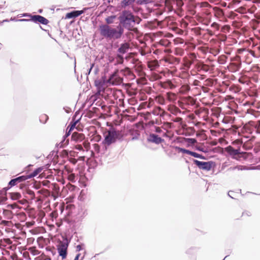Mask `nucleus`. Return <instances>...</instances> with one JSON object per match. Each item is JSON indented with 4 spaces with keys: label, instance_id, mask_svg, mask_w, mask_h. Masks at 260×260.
Returning <instances> with one entry per match:
<instances>
[{
    "label": "nucleus",
    "instance_id": "nucleus-18",
    "mask_svg": "<svg viewBox=\"0 0 260 260\" xmlns=\"http://www.w3.org/2000/svg\"><path fill=\"white\" fill-rule=\"evenodd\" d=\"M20 197V195L19 193H14V196H12V198L13 199H17L19 198Z\"/></svg>",
    "mask_w": 260,
    "mask_h": 260
},
{
    "label": "nucleus",
    "instance_id": "nucleus-3",
    "mask_svg": "<svg viewBox=\"0 0 260 260\" xmlns=\"http://www.w3.org/2000/svg\"><path fill=\"white\" fill-rule=\"evenodd\" d=\"M249 76L247 75H245V84L246 83L247 85L249 86V89L245 87V90H246V93L250 97L255 96L256 89L253 85L251 83V81L249 80Z\"/></svg>",
    "mask_w": 260,
    "mask_h": 260
},
{
    "label": "nucleus",
    "instance_id": "nucleus-2",
    "mask_svg": "<svg viewBox=\"0 0 260 260\" xmlns=\"http://www.w3.org/2000/svg\"><path fill=\"white\" fill-rule=\"evenodd\" d=\"M245 43V54L246 53H248L247 55H248L249 53L250 54L251 57H248L245 60V62H246L249 65L250 64L251 62L252 61V59L253 57H254V51L252 50H251L250 48H248L247 49H246L245 47L248 46H251L252 47H253L254 46V43L252 42L251 41H250L249 40H245L244 42Z\"/></svg>",
    "mask_w": 260,
    "mask_h": 260
},
{
    "label": "nucleus",
    "instance_id": "nucleus-20",
    "mask_svg": "<svg viewBox=\"0 0 260 260\" xmlns=\"http://www.w3.org/2000/svg\"><path fill=\"white\" fill-rule=\"evenodd\" d=\"M228 149H229V150H232L234 152V153L235 154L239 153L238 150H233V148L232 147H229L228 148Z\"/></svg>",
    "mask_w": 260,
    "mask_h": 260
},
{
    "label": "nucleus",
    "instance_id": "nucleus-25",
    "mask_svg": "<svg viewBox=\"0 0 260 260\" xmlns=\"http://www.w3.org/2000/svg\"><path fill=\"white\" fill-rule=\"evenodd\" d=\"M79 256H77L75 259V260H78Z\"/></svg>",
    "mask_w": 260,
    "mask_h": 260
},
{
    "label": "nucleus",
    "instance_id": "nucleus-26",
    "mask_svg": "<svg viewBox=\"0 0 260 260\" xmlns=\"http://www.w3.org/2000/svg\"><path fill=\"white\" fill-rule=\"evenodd\" d=\"M244 154H245V159L246 157V155H247V153L246 152H245Z\"/></svg>",
    "mask_w": 260,
    "mask_h": 260
},
{
    "label": "nucleus",
    "instance_id": "nucleus-30",
    "mask_svg": "<svg viewBox=\"0 0 260 260\" xmlns=\"http://www.w3.org/2000/svg\"><path fill=\"white\" fill-rule=\"evenodd\" d=\"M244 149H246V144H245V147H244Z\"/></svg>",
    "mask_w": 260,
    "mask_h": 260
},
{
    "label": "nucleus",
    "instance_id": "nucleus-10",
    "mask_svg": "<svg viewBox=\"0 0 260 260\" xmlns=\"http://www.w3.org/2000/svg\"><path fill=\"white\" fill-rule=\"evenodd\" d=\"M72 139L76 141H81L84 138V136L82 134L74 133L72 136Z\"/></svg>",
    "mask_w": 260,
    "mask_h": 260
},
{
    "label": "nucleus",
    "instance_id": "nucleus-9",
    "mask_svg": "<svg viewBox=\"0 0 260 260\" xmlns=\"http://www.w3.org/2000/svg\"><path fill=\"white\" fill-rule=\"evenodd\" d=\"M32 20L34 21H38L43 24H47L48 22V20L46 19L39 15L33 16Z\"/></svg>",
    "mask_w": 260,
    "mask_h": 260
},
{
    "label": "nucleus",
    "instance_id": "nucleus-5",
    "mask_svg": "<svg viewBox=\"0 0 260 260\" xmlns=\"http://www.w3.org/2000/svg\"><path fill=\"white\" fill-rule=\"evenodd\" d=\"M257 124L253 120H249L245 124V133L251 134L252 131L256 130Z\"/></svg>",
    "mask_w": 260,
    "mask_h": 260
},
{
    "label": "nucleus",
    "instance_id": "nucleus-4",
    "mask_svg": "<svg viewBox=\"0 0 260 260\" xmlns=\"http://www.w3.org/2000/svg\"><path fill=\"white\" fill-rule=\"evenodd\" d=\"M117 137V133L114 131H109L105 135V141L108 144L113 143L116 140Z\"/></svg>",
    "mask_w": 260,
    "mask_h": 260
},
{
    "label": "nucleus",
    "instance_id": "nucleus-31",
    "mask_svg": "<svg viewBox=\"0 0 260 260\" xmlns=\"http://www.w3.org/2000/svg\"><path fill=\"white\" fill-rule=\"evenodd\" d=\"M259 160H260V157H259Z\"/></svg>",
    "mask_w": 260,
    "mask_h": 260
},
{
    "label": "nucleus",
    "instance_id": "nucleus-6",
    "mask_svg": "<svg viewBox=\"0 0 260 260\" xmlns=\"http://www.w3.org/2000/svg\"><path fill=\"white\" fill-rule=\"evenodd\" d=\"M83 12H84V11L83 10H81V11H73L70 13H68L67 14V15L66 16V18L70 19V18H72L73 17H76L80 15L81 14H82Z\"/></svg>",
    "mask_w": 260,
    "mask_h": 260
},
{
    "label": "nucleus",
    "instance_id": "nucleus-14",
    "mask_svg": "<svg viewBox=\"0 0 260 260\" xmlns=\"http://www.w3.org/2000/svg\"><path fill=\"white\" fill-rule=\"evenodd\" d=\"M124 15H126V16H125L126 20H131L133 19V16L132 15V14L131 13H126L124 14Z\"/></svg>",
    "mask_w": 260,
    "mask_h": 260
},
{
    "label": "nucleus",
    "instance_id": "nucleus-29",
    "mask_svg": "<svg viewBox=\"0 0 260 260\" xmlns=\"http://www.w3.org/2000/svg\"><path fill=\"white\" fill-rule=\"evenodd\" d=\"M244 96H245V98H247L246 93H245Z\"/></svg>",
    "mask_w": 260,
    "mask_h": 260
},
{
    "label": "nucleus",
    "instance_id": "nucleus-11",
    "mask_svg": "<svg viewBox=\"0 0 260 260\" xmlns=\"http://www.w3.org/2000/svg\"><path fill=\"white\" fill-rule=\"evenodd\" d=\"M148 140L157 144L160 143L161 141L160 138L154 135H151L148 138Z\"/></svg>",
    "mask_w": 260,
    "mask_h": 260
},
{
    "label": "nucleus",
    "instance_id": "nucleus-19",
    "mask_svg": "<svg viewBox=\"0 0 260 260\" xmlns=\"http://www.w3.org/2000/svg\"><path fill=\"white\" fill-rule=\"evenodd\" d=\"M115 18V17H111L110 18H108L107 19V21L108 23H111L112 20Z\"/></svg>",
    "mask_w": 260,
    "mask_h": 260
},
{
    "label": "nucleus",
    "instance_id": "nucleus-21",
    "mask_svg": "<svg viewBox=\"0 0 260 260\" xmlns=\"http://www.w3.org/2000/svg\"><path fill=\"white\" fill-rule=\"evenodd\" d=\"M133 1H134V0H124L123 2L125 4H127L130 3Z\"/></svg>",
    "mask_w": 260,
    "mask_h": 260
},
{
    "label": "nucleus",
    "instance_id": "nucleus-1",
    "mask_svg": "<svg viewBox=\"0 0 260 260\" xmlns=\"http://www.w3.org/2000/svg\"><path fill=\"white\" fill-rule=\"evenodd\" d=\"M255 0H245V14H249V15H245V18L251 19L252 21H255V11L256 7L254 4Z\"/></svg>",
    "mask_w": 260,
    "mask_h": 260
},
{
    "label": "nucleus",
    "instance_id": "nucleus-23",
    "mask_svg": "<svg viewBox=\"0 0 260 260\" xmlns=\"http://www.w3.org/2000/svg\"><path fill=\"white\" fill-rule=\"evenodd\" d=\"M95 85H96L97 86H99V88H101V87H102V85H101V86H100V85L99 84V83H98V81H95Z\"/></svg>",
    "mask_w": 260,
    "mask_h": 260
},
{
    "label": "nucleus",
    "instance_id": "nucleus-24",
    "mask_svg": "<svg viewBox=\"0 0 260 260\" xmlns=\"http://www.w3.org/2000/svg\"><path fill=\"white\" fill-rule=\"evenodd\" d=\"M233 192L232 191H230L229 192V196H231L232 197V194H233Z\"/></svg>",
    "mask_w": 260,
    "mask_h": 260
},
{
    "label": "nucleus",
    "instance_id": "nucleus-28",
    "mask_svg": "<svg viewBox=\"0 0 260 260\" xmlns=\"http://www.w3.org/2000/svg\"><path fill=\"white\" fill-rule=\"evenodd\" d=\"M244 138H249V137L245 135Z\"/></svg>",
    "mask_w": 260,
    "mask_h": 260
},
{
    "label": "nucleus",
    "instance_id": "nucleus-27",
    "mask_svg": "<svg viewBox=\"0 0 260 260\" xmlns=\"http://www.w3.org/2000/svg\"><path fill=\"white\" fill-rule=\"evenodd\" d=\"M78 149H82V147L81 146H78Z\"/></svg>",
    "mask_w": 260,
    "mask_h": 260
},
{
    "label": "nucleus",
    "instance_id": "nucleus-17",
    "mask_svg": "<svg viewBox=\"0 0 260 260\" xmlns=\"http://www.w3.org/2000/svg\"><path fill=\"white\" fill-rule=\"evenodd\" d=\"M190 155H191L192 156H193L195 157H197V158L200 157V154H199L197 153H195V152H192V153H190Z\"/></svg>",
    "mask_w": 260,
    "mask_h": 260
},
{
    "label": "nucleus",
    "instance_id": "nucleus-8",
    "mask_svg": "<svg viewBox=\"0 0 260 260\" xmlns=\"http://www.w3.org/2000/svg\"><path fill=\"white\" fill-rule=\"evenodd\" d=\"M257 112L255 111L254 110L251 109H248L247 110V112L246 114H245V117H246V119H249L250 117V115L253 116V117L255 119L257 115Z\"/></svg>",
    "mask_w": 260,
    "mask_h": 260
},
{
    "label": "nucleus",
    "instance_id": "nucleus-13",
    "mask_svg": "<svg viewBox=\"0 0 260 260\" xmlns=\"http://www.w3.org/2000/svg\"><path fill=\"white\" fill-rule=\"evenodd\" d=\"M24 179V177H18L16 179H13L10 182V184L11 185H15L17 182L18 181H21V180H23Z\"/></svg>",
    "mask_w": 260,
    "mask_h": 260
},
{
    "label": "nucleus",
    "instance_id": "nucleus-16",
    "mask_svg": "<svg viewBox=\"0 0 260 260\" xmlns=\"http://www.w3.org/2000/svg\"><path fill=\"white\" fill-rule=\"evenodd\" d=\"M254 103V100L252 99L251 101H246V102L245 103V106H247V105H250L251 104H253Z\"/></svg>",
    "mask_w": 260,
    "mask_h": 260
},
{
    "label": "nucleus",
    "instance_id": "nucleus-22",
    "mask_svg": "<svg viewBox=\"0 0 260 260\" xmlns=\"http://www.w3.org/2000/svg\"><path fill=\"white\" fill-rule=\"evenodd\" d=\"M182 151L189 154H190V153L192 152L187 150H183Z\"/></svg>",
    "mask_w": 260,
    "mask_h": 260
},
{
    "label": "nucleus",
    "instance_id": "nucleus-15",
    "mask_svg": "<svg viewBox=\"0 0 260 260\" xmlns=\"http://www.w3.org/2000/svg\"><path fill=\"white\" fill-rule=\"evenodd\" d=\"M252 70V66H248L247 67H245V73H249L250 71H251Z\"/></svg>",
    "mask_w": 260,
    "mask_h": 260
},
{
    "label": "nucleus",
    "instance_id": "nucleus-12",
    "mask_svg": "<svg viewBox=\"0 0 260 260\" xmlns=\"http://www.w3.org/2000/svg\"><path fill=\"white\" fill-rule=\"evenodd\" d=\"M59 252L60 256L62 258H64L66 256V248L65 247H60L59 248Z\"/></svg>",
    "mask_w": 260,
    "mask_h": 260
},
{
    "label": "nucleus",
    "instance_id": "nucleus-7",
    "mask_svg": "<svg viewBox=\"0 0 260 260\" xmlns=\"http://www.w3.org/2000/svg\"><path fill=\"white\" fill-rule=\"evenodd\" d=\"M194 162L198 166L202 169H209L210 168V165L208 162L200 161L197 160H195Z\"/></svg>",
    "mask_w": 260,
    "mask_h": 260
}]
</instances>
